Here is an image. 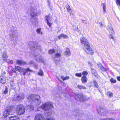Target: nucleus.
Segmentation results:
<instances>
[{"mask_svg": "<svg viewBox=\"0 0 120 120\" xmlns=\"http://www.w3.org/2000/svg\"><path fill=\"white\" fill-rule=\"evenodd\" d=\"M80 40L82 45L84 46V49L86 53L88 54H93L94 53L93 51L91 48L87 39L83 37H82L80 38Z\"/></svg>", "mask_w": 120, "mask_h": 120, "instance_id": "obj_1", "label": "nucleus"}, {"mask_svg": "<svg viewBox=\"0 0 120 120\" xmlns=\"http://www.w3.org/2000/svg\"><path fill=\"white\" fill-rule=\"evenodd\" d=\"M27 99L35 106H37V105H39L41 102V98L38 95L32 94L28 96Z\"/></svg>", "mask_w": 120, "mask_h": 120, "instance_id": "obj_2", "label": "nucleus"}, {"mask_svg": "<svg viewBox=\"0 0 120 120\" xmlns=\"http://www.w3.org/2000/svg\"><path fill=\"white\" fill-rule=\"evenodd\" d=\"M41 107L42 109L46 111L52 108L53 106L52 103L47 102L43 104L41 106Z\"/></svg>", "mask_w": 120, "mask_h": 120, "instance_id": "obj_3", "label": "nucleus"}, {"mask_svg": "<svg viewBox=\"0 0 120 120\" xmlns=\"http://www.w3.org/2000/svg\"><path fill=\"white\" fill-rule=\"evenodd\" d=\"M15 109L17 114L19 115H22L24 113V107L23 105L21 104L18 105Z\"/></svg>", "mask_w": 120, "mask_h": 120, "instance_id": "obj_4", "label": "nucleus"}, {"mask_svg": "<svg viewBox=\"0 0 120 120\" xmlns=\"http://www.w3.org/2000/svg\"><path fill=\"white\" fill-rule=\"evenodd\" d=\"M24 94L21 93L19 95H14L12 99L13 101H21L24 99Z\"/></svg>", "mask_w": 120, "mask_h": 120, "instance_id": "obj_5", "label": "nucleus"}, {"mask_svg": "<svg viewBox=\"0 0 120 120\" xmlns=\"http://www.w3.org/2000/svg\"><path fill=\"white\" fill-rule=\"evenodd\" d=\"M76 96L77 97V98H75L78 101L84 102L89 99L88 98H86L85 96H83V95L81 94H78Z\"/></svg>", "mask_w": 120, "mask_h": 120, "instance_id": "obj_6", "label": "nucleus"}, {"mask_svg": "<svg viewBox=\"0 0 120 120\" xmlns=\"http://www.w3.org/2000/svg\"><path fill=\"white\" fill-rule=\"evenodd\" d=\"M73 113L77 117L81 116L83 115L82 112L79 109H75L73 111Z\"/></svg>", "mask_w": 120, "mask_h": 120, "instance_id": "obj_7", "label": "nucleus"}, {"mask_svg": "<svg viewBox=\"0 0 120 120\" xmlns=\"http://www.w3.org/2000/svg\"><path fill=\"white\" fill-rule=\"evenodd\" d=\"M12 110V109L10 106L7 108L3 113V115L5 117L11 113Z\"/></svg>", "mask_w": 120, "mask_h": 120, "instance_id": "obj_8", "label": "nucleus"}, {"mask_svg": "<svg viewBox=\"0 0 120 120\" xmlns=\"http://www.w3.org/2000/svg\"><path fill=\"white\" fill-rule=\"evenodd\" d=\"M15 28V27L14 26H12L11 27V32L12 33H10L11 36H10V38H11L12 40H13H13L15 39L16 40L17 39V38L16 36L14 34V31H15L14 29Z\"/></svg>", "mask_w": 120, "mask_h": 120, "instance_id": "obj_9", "label": "nucleus"}, {"mask_svg": "<svg viewBox=\"0 0 120 120\" xmlns=\"http://www.w3.org/2000/svg\"><path fill=\"white\" fill-rule=\"evenodd\" d=\"M30 15L32 17H34L37 15L36 10L33 7H31L30 9Z\"/></svg>", "mask_w": 120, "mask_h": 120, "instance_id": "obj_10", "label": "nucleus"}, {"mask_svg": "<svg viewBox=\"0 0 120 120\" xmlns=\"http://www.w3.org/2000/svg\"><path fill=\"white\" fill-rule=\"evenodd\" d=\"M97 111L98 114L101 116H104V115L103 112L104 111V109L103 108L99 106L97 108Z\"/></svg>", "mask_w": 120, "mask_h": 120, "instance_id": "obj_11", "label": "nucleus"}, {"mask_svg": "<svg viewBox=\"0 0 120 120\" xmlns=\"http://www.w3.org/2000/svg\"><path fill=\"white\" fill-rule=\"evenodd\" d=\"M23 68H21L18 66H16L15 67V70H14L13 69L11 70V72L12 73H15V72L18 71L20 72H22Z\"/></svg>", "mask_w": 120, "mask_h": 120, "instance_id": "obj_12", "label": "nucleus"}, {"mask_svg": "<svg viewBox=\"0 0 120 120\" xmlns=\"http://www.w3.org/2000/svg\"><path fill=\"white\" fill-rule=\"evenodd\" d=\"M34 58L36 60L39 62L43 63L44 60L42 59V57L40 55L35 56Z\"/></svg>", "mask_w": 120, "mask_h": 120, "instance_id": "obj_13", "label": "nucleus"}, {"mask_svg": "<svg viewBox=\"0 0 120 120\" xmlns=\"http://www.w3.org/2000/svg\"><path fill=\"white\" fill-rule=\"evenodd\" d=\"M44 116L42 114H36L34 120H43Z\"/></svg>", "mask_w": 120, "mask_h": 120, "instance_id": "obj_14", "label": "nucleus"}, {"mask_svg": "<svg viewBox=\"0 0 120 120\" xmlns=\"http://www.w3.org/2000/svg\"><path fill=\"white\" fill-rule=\"evenodd\" d=\"M107 29L109 32V33L112 34H114V32L112 26V25L110 24H109L108 25Z\"/></svg>", "mask_w": 120, "mask_h": 120, "instance_id": "obj_15", "label": "nucleus"}, {"mask_svg": "<svg viewBox=\"0 0 120 120\" xmlns=\"http://www.w3.org/2000/svg\"><path fill=\"white\" fill-rule=\"evenodd\" d=\"M45 18L46 20L47 21V25L50 27L52 24L51 21V19L48 16H46Z\"/></svg>", "mask_w": 120, "mask_h": 120, "instance_id": "obj_16", "label": "nucleus"}, {"mask_svg": "<svg viewBox=\"0 0 120 120\" xmlns=\"http://www.w3.org/2000/svg\"><path fill=\"white\" fill-rule=\"evenodd\" d=\"M8 57L6 52H4L3 53L2 55V57L4 61H6Z\"/></svg>", "mask_w": 120, "mask_h": 120, "instance_id": "obj_17", "label": "nucleus"}, {"mask_svg": "<svg viewBox=\"0 0 120 120\" xmlns=\"http://www.w3.org/2000/svg\"><path fill=\"white\" fill-rule=\"evenodd\" d=\"M31 45H30V47L31 48H32L33 49L34 48L38 49V48L37 46V44L35 42H30Z\"/></svg>", "mask_w": 120, "mask_h": 120, "instance_id": "obj_18", "label": "nucleus"}, {"mask_svg": "<svg viewBox=\"0 0 120 120\" xmlns=\"http://www.w3.org/2000/svg\"><path fill=\"white\" fill-rule=\"evenodd\" d=\"M62 38H68V37L66 35L64 34H61L58 36V38L59 39H60Z\"/></svg>", "mask_w": 120, "mask_h": 120, "instance_id": "obj_19", "label": "nucleus"}, {"mask_svg": "<svg viewBox=\"0 0 120 120\" xmlns=\"http://www.w3.org/2000/svg\"><path fill=\"white\" fill-rule=\"evenodd\" d=\"M61 55L60 53H56L55 54L54 57V60H57L56 58H59V60H57V61H60V57H61Z\"/></svg>", "mask_w": 120, "mask_h": 120, "instance_id": "obj_20", "label": "nucleus"}, {"mask_svg": "<svg viewBox=\"0 0 120 120\" xmlns=\"http://www.w3.org/2000/svg\"><path fill=\"white\" fill-rule=\"evenodd\" d=\"M6 79L5 77L3 76L0 77V82L2 84H4L6 81Z\"/></svg>", "mask_w": 120, "mask_h": 120, "instance_id": "obj_21", "label": "nucleus"}, {"mask_svg": "<svg viewBox=\"0 0 120 120\" xmlns=\"http://www.w3.org/2000/svg\"><path fill=\"white\" fill-rule=\"evenodd\" d=\"M28 71H32L29 68H27L26 69L23 68L22 71V72H23V75H25L26 72Z\"/></svg>", "mask_w": 120, "mask_h": 120, "instance_id": "obj_22", "label": "nucleus"}, {"mask_svg": "<svg viewBox=\"0 0 120 120\" xmlns=\"http://www.w3.org/2000/svg\"><path fill=\"white\" fill-rule=\"evenodd\" d=\"M65 55L67 57L71 55V52L69 49L66 48L65 52Z\"/></svg>", "mask_w": 120, "mask_h": 120, "instance_id": "obj_23", "label": "nucleus"}, {"mask_svg": "<svg viewBox=\"0 0 120 120\" xmlns=\"http://www.w3.org/2000/svg\"><path fill=\"white\" fill-rule=\"evenodd\" d=\"M16 61L17 63L19 65H23L26 64V62L23 60H16Z\"/></svg>", "mask_w": 120, "mask_h": 120, "instance_id": "obj_24", "label": "nucleus"}, {"mask_svg": "<svg viewBox=\"0 0 120 120\" xmlns=\"http://www.w3.org/2000/svg\"><path fill=\"white\" fill-rule=\"evenodd\" d=\"M9 120H14L15 119L19 118L17 116H11L9 117Z\"/></svg>", "mask_w": 120, "mask_h": 120, "instance_id": "obj_25", "label": "nucleus"}, {"mask_svg": "<svg viewBox=\"0 0 120 120\" xmlns=\"http://www.w3.org/2000/svg\"><path fill=\"white\" fill-rule=\"evenodd\" d=\"M106 95L109 98H111L113 96V93L110 91H109L107 92L106 93Z\"/></svg>", "mask_w": 120, "mask_h": 120, "instance_id": "obj_26", "label": "nucleus"}, {"mask_svg": "<svg viewBox=\"0 0 120 120\" xmlns=\"http://www.w3.org/2000/svg\"><path fill=\"white\" fill-rule=\"evenodd\" d=\"M81 80L82 83H85L87 82V78L86 77H82L81 78Z\"/></svg>", "mask_w": 120, "mask_h": 120, "instance_id": "obj_27", "label": "nucleus"}, {"mask_svg": "<svg viewBox=\"0 0 120 120\" xmlns=\"http://www.w3.org/2000/svg\"><path fill=\"white\" fill-rule=\"evenodd\" d=\"M98 67L100 68L101 70H102V71H105V68L102 66L101 64L98 63L97 64Z\"/></svg>", "mask_w": 120, "mask_h": 120, "instance_id": "obj_28", "label": "nucleus"}, {"mask_svg": "<svg viewBox=\"0 0 120 120\" xmlns=\"http://www.w3.org/2000/svg\"><path fill=\"white\" fill-rule=\"evenodd\" d=\"M77 88L80 90L82 89H86V88L84 86L79 85H77Z\"/></svg>", "mask_w": 120, "mask_h": 120, "instance_id": "obj_29", "label": "nucleus"}, {"mask_svg": "<svg viewBox=\"0 0 120 120\" xmlns=\"http://www.w3.org/2000/svg\"><path fill=\"white\" fill-rule=\"evenodd\" d=\"M32 105H33L32 104L31 105H29L28 106V108L30 111H32L34 110V107Z\"/></svg>", "mask_w": 120, "mask_h": 120, "instance_id": "obj_30", "label": "nucleus"}, {"mask_svg": "<svg viewBox=\"0 0 120 120\" xmlns=\"http://www.w3.org/2000/svg\"><path fill=\"white\" fill-rule=\"evenodd\" d=\"M91 71L92 73L94 75L96 76L97 75L96 71L94 69H92L91 68Z\"/></svg>", "mask_w": 120, "mask_h": 120, "instance_id": "obj_31", "label": "nucleus"}, {"mask_svg": "<svg viewBox=\"0 0 120 120\" xmlns=\"http://www.w3.org/2000/svg\"><path fill=\"white\" fill-rule=\"evenodd\" d=\"M61 78L62 79L63 81L65 80L68 79H69V76H67L65 77H64V76H61Z\"/></svg>", "mask_w": 120, "mask_h": 120, "instance_id": "obj_32", "label": "nucleus"}, {"mask_svg": "<svg viewBox=\"0 0 120 120\" xmlns=\"http://www.w3.org/2000/svg\"><path fill=\"white\" fill-rule=\"evenodd\" d=\"M38 74L40 76H43V72L41 69H40Z\"/></svg>", "mask_w": 120, "mask_h": 120, "instance_id": "obj_33", "label": "nucleus"}, {"mask_svg": "<svg viewBox=\"0 0 120 120\" xmlns=\"http://www.w3.org/2000/svg\"><path fill=\"white\" fill-rule=\"evenodd\" d=\"M88 74V73L87 71H84L82 73L83 76V77H86Z\"/></svg>", "mask_w": 120, "mask_h": 120, "instance_id": "obj_34", "label": "nucleus"}, {"mask_svg": "<svg viewBox=\"0 0 120 120\" xmlns=\"http://www.w3.org/2000/svg\"><path fill=\"white\" fill-rule=\"evenodd\" d=\"M109 38H111L113 40H114L115 38L114 36H113V35L112 34L109 33Z\"/></svg>", "mask_w": 120, "mask_h": 120, "instance_id": "obj_35", "label": "nucleus"}, {"mask_svg": "<svg viewBox=\"0 0 120 120\" xmlns=\"http://www.w3.org/2000/svg\"><path fill=\"white\" fill-rule=\"evenodd\" d=\"M66 8L68 10V11L70 13V11L71 10L70 7L68 5H66Z\"/></svg>", "mask_w": 120, "mask_h": 120, "instance_id": "obj_36", "label": "nucleus"}, {"mask_svg": "<svg viewBox=\"0 0 120 120\" xmlns=\"http://www.w3.org/2000/svg\"><path fill=\"white\" fill-rule=\"evenodd\" d=\"M55 52V50L54 49H51L49 51V53L50 54H52Z\"/></svg>", "mask_w": 120, "mask_h": 120, "instance_id": "obj_37", "label": "nucleus"}, {"mask_svg": "<svg viewBox=\"0 0 120 120\" xmlns=\"http://www.w3.org/2000/svg\"><path fill=\"white\" fill-rule=\"evenodd\" d=\"M110 82L112 83H115L116 82V80L114 79L113 78H111L110 80Z\"/></svg>", "mask_w": 120, "mask_h": 120, "instance_id": "obj_38", "label": "nucleus"}, {"mask_svg": "<svg viewBox=\"0 0 120 120\" xmlns=\"http://www.w3.org/2000/svg\"><path fill=\"white\" fill-rule=\"evenodd\" d=\"M75 75L79 77H81L82 76V74L81 73H76L75 74Z\"/></svg>", "mask_w": 120, "mask_h": 120, "instance_id": "obj_39", "label": "nucleus"}, {"mask_svg": "<svg viewBox=\"0 0 120 120\" xmlns=\"http://www.w3.org/2000/svg\"><path fill=\"white\" fill-rule=\"evenodd\" d=\"M101 6L103 7L104 11H105V3H103L101 4Z\"/></svg>", "mask_w": 120, "mask_h": 120, "instance_id": "obj_40", "label": "nucleus"}, {"mask_svg": "<svg viewBox=\"0 0 120 120\" xmlns=\"http://www.w3.org/2000/svg\"><path fill=\"white\" fill-rule=\"evenodd\" d=\"M7 89L8 88L6 87L5 90L4 91V94H6L7 93L8 91Z\"/></svg>", "mask_w": 120, "mask_h": 120, "instance_id": "obj_41", "label": "nucleus"}, {"mask_svg": "<svg viewBox=\"0 0 120 120\" xmlns=\"http://www.w3.org/2000/svg\"><path fill=\"white\" fill-rule=\"evenodd\" d=\"M45 120H55V119L53 117L50 118H46Z\"/></svg>", "mask_w": 120, "mask_h": 120, "instance_id": "obj_42", "label": "nucleus"}, {"mask_svg": "<svg viewBox=\"0 0 120 120\" xmlns=\"http://www.w3.org/2000/svg\"><path fill=\"white\" fill-rule=\"evenodd\" d=\"M10 85L12 87H13L15 85L13 81H11L10 82Z\"/></svg>", "mask_w": 120, "mask_h": 120, "instance_id": "obj_43", "label": "nucleus"}, {"mask_svg": "<svg viewBox=\"0 0 120 120\" xmlns=\"http://www.w3.org/2000/svg\"><path fill=\"white\" fill-rule=\"evenodd\" d=\"M94 85L97 88H98V84H97V82L96 81H94Z\"/></svg>", "mask_w": 120, "mask_h": 120, "instance_id": "obj_44", "label": "nucleus"}, {"mask_svg": "<svg viewBox=\"0 0 120 120\" xmlns=\"http://www.w3.org/2000/svg\"><path fill=\"white\" fill-rule=\"evenodd\" d=\"M41 29H38L37 30V33L39 34L40 33V32L41 31Z\"/></svg>", "mask_w": 120, "mask_h": 120, "instance_id": "obj_45", "label": "nucleus"}, {"mask_svg": "<svg viewBox=\"0 0 120 120\" xmlns=\"http://www.w3.org/2000/svg\"><path fill=\"white\" fill-rule=\"evenodd\" d=\"M116 3L117 4L120 6V0H117Z\"/></svg>", "mask_w": 120, "mask_h": 120, "instance_id": "obj_46", "label": "nucleus"}, {"mask_svg": "<svg viewBox=\"0 0 120 120\" xmlns=\"http://www.w3.org/2000/svg\"><path fill=\"white\" fill-rule=\"evenodd\" d=\"M116 78L118 81H120V77L117 76L116 77Z\"/></svg>", "mask_w": 120, "mask_h": 120, "instance_id": "obj_47", "label": "nucleus"}, {"mask_svg": "<svg viewBox=\"0 0 120 120\" xmlns=\"http://www.w3.org/2000/svg\"><path fill=\"white\" fill-rule=\"evenodd\" d=\"M88 63L90 65V66H92V64L90 62V61L88 62Z\"/></svg>", "mask_w": 120, "mask_h": 120, "instance_id": "obj_48", "label": "nucleus"}, {"mask_svg": "<svg viewBox=\"0 0 120 120\" xmlns=\"http://www.w3.org/2000/svg\"><path fill=\"white\" fill-rule=\"evenodd\" d=\"M105 120H115L113 119H110L109 118H107L105 119Z\"/></svg>", "mask_w": 120, "mask_h": 120, "instance_id": "obj_49", "label": "nucleus"}, {"mask_svg": "<svg viewBox=\"0 0 120 120\" xmlns=\"http://www.w3.org/2000/svg\"><path fill=\"white\" fill-rule=\"evenodd\" d=\"M99 24H100V26L101 27H102V23L101 22H99Z\"/></svg>", "mask_w": 120, "mask_h": 120, "instance_id": "obj_50", "label": "nucleus"}, {"mask_svg": "<svg viewBox=\"0 0 120 120\" xmlns=\"http://www.w3.org/2000/svg\"><path fill=\"white\" fill-rule=\"evenodd\" d=\"M60 82L62 84H63L64 85V84H65V83L63 82H62V81H60Z\"/></svg>", "mask_w": 120, "mask_h": 120, "instance_id": "obj_51", "label": "nucleus"}, {"mask_svg": "<svg viewBox=\"0 0 120 120\" xmlns=\"http://www.w3.org/2000/svg\"><path fill=\"white\" fill-rule=\"evenodd\" d=\"M9 62L11 64H12L13 63V61L12 60H10L9 61Z\"/></svg>", "mask_w": 120, "mask_h": 120, "instance_id": "obj_52", "label": "nucleus"}, {"mask_svg": "<svg viewBox=\"0 0 120 120\" xmlns=\"http://www.w3.org/2000/svg\"><path fill=\"white\" fill-rule=\"evenodd\" d=\"M37 22H37V19H36V21H35V23H34L33 22V24H34L35 25V24H37Z\"/></svg>", "mask_w": 120, "mask_h": 120, "instance_id": "obj_53", "label": "nucleus"}, {"mask_svg": "<svg viewBox=\"0 0 120 120\" xmlns=\"http://www.w3.org/2000/svg\"><path fill=\"white\" fill-rule=\"evenodd\" d=\"M33 63V62L32 61H31L30 63V64H32Z\"/></svg>", "mask_w": 120, "mask_h": 120, "instance_id": "obj_54", "label": "nucleus"}, {"mask_svg": "<svg viewBox=\"0 0 120 120\" xmlns=\"http://www.w3.org/2000/svg\"><path fill=\"white\" fill-rule=\"evenodd\" d=\"M83 22L84 23H85V24H87V23L86 22H85V21H83Z\"/></svg>", "mask_w": 120, "mask_h": 120, "instance_id": "obj_55", "label": "nucleus"}, {"mask_svg": "<svg viewBox=\"0 0 120 120\" xmlns=\"http://www.w3.org/2000/svg\"><path fill=\"white\" fill-rule=\"evenodd\" d=\"M34 67L35 68H36L37 69L38 68V67H37V65H34Z\"/></svg>", "mask_w": 120, "mask_h": 120, "instance_id": "obj_56", "label": "nucleus"}, {"mask_svg": "<svg viewBox=\"0 0 120 120\" xmlns=\"http://www.w3.org/2000/svg\"><path fill=\"white\" fill-rule=\"evenodd\" d=\"M78 32L79 33V34H80L81 33V32L80 30H79L78 31Z\"/></svg>", "mask_w": 120, "mask_h": 120, "instance_id": "obj_57", "label": "nucleus"}, {"mask_svg": "<svg viewBox=\"0 0 120 120\" xmlns=\"http://www.w3.org/2000/svg\"><path fill=\"white\" fill-rule=\"evenodd\" d=\"M42 32H41V34H42Z\"/></svg>", "mask_w": 120, "mask_h": 120, "instance_id": "obj_58", "label": "nucleus"}, {"mask_svg": "<svg viewBox=\"0 0 120 120\" xmlns=\"http://www.w3.org/2000/svg\"><path fill=\"white\" fill-rule=\"evenodd\" d=\"M102 120H105L104 119H103Z\"/></svg>", "mask_w": 120, "mask_h": 120, "instance_id": "obj_59", "label": "nucleus"}, {"mask_svg": "<svg viewBox=\"0 0 120 120\" xmlns=\"http://www.w3.org/2000/svg\"><path fill=\"white\" fill-rule=\"evenodd\" d=\"M5 72H4V73L5 74Z\"/></svg>", "mask_w": 120, "mask_h": 120, "instance_id": "obj_60", "label": "nucleus"}, {"mask_svg": "<svg viewBox=\"0 0 120 120\" xmlns=\"http://www.w3.org/2000/svg\"><path fill=\"white\" fill-rule=\"evenodd\" d=\"M105 71H106V69H105Z\"/></svg>", "mask_w": 120, "mask_h": 120, "instance_id": "obj_61", "label": "nucleus"}]
</instances>
